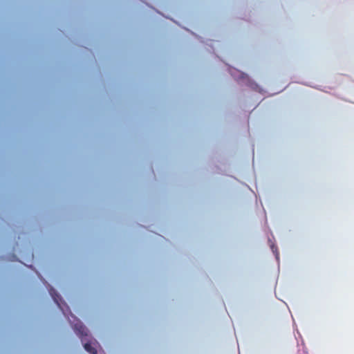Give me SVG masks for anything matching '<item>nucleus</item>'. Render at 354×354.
<instances>
[{
    "instance_id": "nucleus-1",
    "label": "nucleus",
    "mask_w": 354,
    "mask_h": 354,
    "mask_svg": "<svg viewBox=\"0 0 354 354\" xmlns=\"http://www.w3.org/2000/svg\"><path fill=\"white\" fill-rule=\"evenodd\" d=\"M49 293L53 297L54 301L57 304L59 308L61 309V310L63 312L65 316H67L66 312L65 311L64 307L62 306L64 304L66 306L67 310H69V308L66 306V303L63 301L62 297L57 292V291L53 288L50 287L49 288Z\"/></svg>"
},
{
    "instance_id": "nucleus-2",
    "label": "nucleus",
    "mask_w": 354,
    "mask_h": 354,
    "mask_svg": "<svg viewBox=\"0 0 354 354\" xmlns=\"http://www.w3.org/2000/svg\"><path fill=\"white\" fill-rule=\"evenodd\" d=\"M73 328L77 335L82 339V341L84 342L85 340L84 337L88 336V329L79 320H77V322L74 324Z\"/></svg>"
},
{
    "instance_id": "nucleus-3",
    "label": "nucleus",
    "mask_w": 354,
    "mask_h": 354,
    "mask_svg": "<svg viewBox=\"0 0 354 354\" xmlns=\"http://www.w3.org/2000/svg\"><path fill=\"white\" fill-rule=\"evenodd\" d=\"M84 349L90 354H97V349L92 346L91 342H85L84 344Z\"/></svg>"
}]
</instances>
